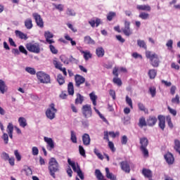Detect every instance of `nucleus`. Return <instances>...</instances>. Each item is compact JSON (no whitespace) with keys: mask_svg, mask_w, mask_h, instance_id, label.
Here are the masks:
<instances>
[{"mask_svg":"<svg viewBox=\"0 0 180 180\" xmlns=\"http://www.w3.org/2000/svg\"><path fill=\"white\" fill-rule=\"evenodd\" d=\"M84 43H86V44H95V41L89 36H86L84 37Z\"/></svg>","mask_w":180,"mask_h":180,"instance_id":"nucleus-40","label":"nucleus"},{"mask_svg":"<svg viewBox=\"0 0 180 180\" xmlns=\"http://www.w3.org/2000/svg\"><path fill=\"white\" fill-rule=\"evenodd\" d=\"M37 77L41 84H51V78L46 72L41 71L38 72L37 73Z\"/></svg>","mask_w":180,"mask_h":180,"instance_id":"nucleus-5","label":"nucleus"},{"mask_svg":"<svg viewBox=\"0 0 180 180\" xmlns=\"http://www.w3.org/2000/svg\"><path fill=\"white\" fill-rule=\"evenodd\" d=\"M139 143L141 144L140 150L143 154V157H148V150L147 146H148V139L146 137L140 138Z\"/></svg>","mask_w":180,"mask_h":180,"instance_id":"nucleus-6","label":"nucleus"},{"mask_svg":"<svg viewBox=\"0 0 180 180\" xmlns=\"http://www.w3.org/2000/svg\"><path fill=\"white\" fill-rule=\"evenodd\" d=\"M15 36L21 39V40H27V34L23 33L22 31L15 30Z\"/></svg>","mask_w":180,"mask_h":180,"instance_id":"nucleus-22","label":"nucleus"},{"mask_svg":"<svg viewBox=\"0 0 180 180\" xmlns=\"http://www.w3.org/2000/svg\"><path fill=\"white\" fill-rule=\"evenodd\" d=\"M146 58H149L150 64L154 67L157 68L160 65V57L155 53H153L150 51H146Z\"/></svg>","mask_w":180,"mask_h":180,"instance_id":"nucleus-3","label":"nucleus"},{"mask_svg":"<svg viewBox=\"0 0 180 180\" xmlns=\"http://www.w3.org/2000/svg\"><path fill=\"white\" fill-rule=\"evenodd\" d=\"M79 151L80 155H82V157H86L85 149H84V147L82 146H79Z\"/></svg>","mask_w":180,"mask_h":180,"instance_id":"nucleus-53","label":"nucleus"},{"mask_svg":"<svg viewBox=\"0 0 180 180\" xmlns=\"http://www.w3.org/2000/svg\"><path fill=\"white\" fill-rule=\"evenodd\" d=\"M172 103H176V105L179 104V95L176 94L174 98L172 99Z\"/></svg>","mask_w":180,"mask_h":180,"instance_id":"nucleus-54","label":"nucleus"},{"mask_svg":"<svg viewBox=\"0 0 180 180\" xmlns=\"http://www.w3.org/2000/svg\"><path fill=\"white\" fill-rule=\"evenodd\" d=\"M32 155H39V148L37 147H32Z\"/></svg>","mask_w":180,"mask_h":180,"instance_id":"nucleus-59","label":"nucleus"},{"mask_svg":"<svg viewBox=\"0 0 180 180\" xmlns=\"http://www.w3.org/2000/svg\"><path fill=\"white\" fill-rule=\"evenodd\" d=\"M158 119L159 120L158 126L161 130H165V117L163 115H159L158 117Z\"/></svg>","mask_w":180,"mask_h":180,"instance_id":"nucleus-17","label":"nucleus"},{"mask_svg":"<svg viewBox=\"0 0 180 180\" xmlns=\"http://www.w3.org/2000/svg\"><path fill=\"white\" fill-rule=\"evenodd\" d=\"M32 18L34 19L35 23L37 24V26H38V27H40L41 29H43V27H44V21H43L41 15H40L37 13H32Z\"/></svg>","mask_w":180,"mask_h":180,"instance_id":"nucleus-10","label":"nucleus"},{"mask_svg":"<svg viewBox=\"0 0 180 180\" xmlns=\"http://www.w3.org/2000/svg\"><path fill=\"white\" fill-rule=\"evenodd\" d=\"M130 165H131V163L128 161H123L120 163L121 169L127 174L130 172Z\"/></svg>","mask_w":180,"mask_h":180,"instance_id":"nucleus-14","label":"nucleus"},{"mask_svg":"<svg viewBox=\"0 0 180 180\" xmlns=\"http://www.w3.org/2000/svg\"><path fill=\"white\" fill-rule=\"evenodd\" d=\"M57 81L59 85H64V84H65V79H64V77H63V75L61 74L58 75Z\"/></svg>","mask_w":180,"mask_h":180,"instance_id":"nucleus-36","label":"nucleus"},{"mask_svg":"<svg viewBox=\"0 0 180 180\" xmlns=\"http://www.w3.org/2000/svg\"><path fill=\"white\" fill-rule=\"evenodd\" d=\"M18 123L20 126V127H26L27 126V122L26 121V118L23 117H20L18 118Z\"/></svg>","mask_w":180,"mask_h":180,"instance_id":"nucleus-30","label":"nucleus"},{"mask_svg":"<svg viewBox=\"0 0 180 180\" xmlns=\"http://www.w3.org/2000/svg\"><path fill=\"white\" fill-rule=\"evenodd\" d=\"M147 125L152 127L153 126H155V123H157V117L155 116H150L147 120Z\"/></svg>","mask_w":180,"mask_h":180,"instance_id":"nucleus-19","label":"nucleus"},{"mask_svg":"<svg viewBox=\"0 0 180 180\" xmlns=\"http://www.w3.org/2000/svg\"><path fill=\"white\" fill-rule=\"evenodd\" d=\"M49 49L53 54H57L58 53V51L56 49V47L51 44L49 46Z\"/></svg>","mask_w":180,"mask_h":180,"instance_id":"nucleus-56","label":"nucleus"},{"mask_svg":"<svg viewBox=\"0 0 180 180\" xmlns=\"http://www.w3.org/2000/svg\"><path fill=\"white\" fill-rule=\"evenodd\" d=\"M56 9H58V11H60V12H63L64 11V5L63 4H58L55 6Z\"/></svg>","mask_w":180,"mask_h":180,"instance_id":"nucleus-58","label":"nucleus"},{"mask_svg":"<svg viewBox=\"0 0 180 180\" xmlns=\"http://www.w3.org/2000/svg\"><path fill=\"white\" fill-rule=\"evenodd\" d=\"M96 56L101 58L105 56V49H103L102 47H98L96 49Z\"/></svg>","mask_w":180,"mask_h":180,"instance_id":"nucleus-28","label":"nucleus"},{"mask_svg":"<svg viewBox=\"0 0 180 180\" xmlns=\"http://www.w3.org/2000/svg\"><path fill=\"white\" fill-rule=\"evenodd\" d=\"M2 158L4 161H8L9 159V154L6 153V152H4L2 153Z\"/></svg>","mask_w":180,"mask_h":180,"instance_id":"nucleus-63","label":"nucleus"},{"mask_svg":"<svg viewBox=\"0 0 180 180\" xmlns=\"http://www.w3.org/2000/svg\"><path fill=\"white\" fill-rule=\"evenodd\" d=\"M60 61H62L63 63L68 65L70 64V60H68V58H67V57L64 55H62L60 56Z\"/></svg>","mask_w":180,"mask_h":180,"instance_id":"nucleus-43","label":"nucleus"},{"mask_svg":"<svg viewBox=\"0 0 180 180\" xmlns=\"http://www.w3.org/2000/svg\"><path fill=\"white\" fill-rule=\"evenodd\" d=\"M67 15H68V16H75V11L71 8H68Z\"/></svg>","mask_w":180,"mask_h":180,"instance_id":"nucleus-55","label":"nucleus"},{"mask_svg":"<svg viewBox=\"0 0 180 180\" xmlns=\"http://www.w3.org/2000/svg\"><path fill=\"white\" fill-rule=\"evenodd\" d=\"M65 40L70 41L72 46H77V42H75V41L72 40L71 37H70V35L65 34Z\"/></svg>","mask_w":180,"mask_h":180,"instance_id":"nucleus-44","label":"nucleus"},{"mask_svg":"<svg viewBox=\"0 0 180 180\" xmlns=\"http://www.w3.org/2000/svg\"><path fill=\"white\" fill-rule=\"evenodd\" d=\"M14 155L15 156L17 161H20V160H22V156L18 150H14Z\"/></svg>","mask_w":180,"mask_h":180,"instance_id":"nucleus-51","label":"nucleus"},{"mask_svg":"<svg viewBox=\"0 0 180 180\" xmlns=\"http://www.w3.org/2000/svg\"><path fill=\"white\" fill-rule=\"evenodd\" d=\"M46 116L50 120H53L56 117V113H57V110L56 108V105L54 103H51L49 107L46 110Z\"/></svg>","mask_w":180,"mask_h":180,"instance_id":"nucleus-7","label":"nucleus"},{"mask_svg":"<svg viewBox=\"0 0 180 180\" xmlns=\"http://www.w3.org/2000/svg\"><path fill=\"white\" fill-rule=\"evenodd\" d=\"M116 39L117 40H118V41H120V43H124V41H126V40L124 39H123V37H122V35H116Z\"/></svg>","mask_w":180,"mask_h":180,"instance_id":"nucleus-64","label":"nucleus"},{"mask_svg":"<svg viewBox=\"0 0 180 180\" xmlns=\"http://www.w3.org/2000/svg\"><path fill=\"white\" fill-rule=\"evenodd\" d=\"M82 113L85 117V119H89V117H92V108L91 105L86 104L82 108Z\"/></svg>","mask_w":180,"mask_h":180,"instance_id":"nucleus-8","label":"nucleus"},{"mask_svg":"<svg viewBox=\"0 0 180 180\" xmlns=\"http://www.w3.org/2000/svg\"><path fill=\"white\" fill-rule=\"evenodd\" d=\"M95 175L98 180H106V179H103L104 178L103 174H102V172H101V170L99 169H96Z\"/></svg>","mask_w":180,"mask_h":180,"instance_id":"nucleus-38","label":"nucleus"},{"mask_svg":"<svg viewBox=\"0 0 180 180\" xmlns=\"http://www.w3.org/2000/svg\"><path fill=\"white\" fill-rule=\"evenodd\" d=\"M75 86L79 88L82 84H85V77L81 75H76L75 76Z\"/></svg>","mask_w":180,"mask_h":180,"instance_id":"nucleus-12","label":"nucleus"},{"mask_svg":"<svg viewBox=\"0 0 180 180\" xmlns=\"http://www.w3.org/2000/svg\"><path fill=\"white\" fill-rule=\"evenodd\" d=\"M68 163L72 167L74 172H76L77 174L80 179H85L84 173L82 172V170H81V167H79V165H78V163L76 164L75 162L71 161V159L70 158L68 159Z\"/></svg>","mask_w":180,"mask_h":180,"instance_id":"nucleus-4","label":"nucleus"},{"mask_svg":"<svg viewBox=\"0 0 180 180\" xmlns=\"http://www.w3.org/2000/svg\"><path fill=\"white\" fill-rule=\"evenodd\" d=\"M26 47L28 51L31 53H36L37 54L40 53V44L39 43L27 44Z\"/></svg>","mask_w":180,"mask_h":180,"instance_id":"nucleus-9","label":"nucleus"},{"mask_svg":"<svg viewBox=\"0 0 180 180\" xmlns=\"http://www.w3.org/2000/svg\"><path fill=\"white\" fill-rule=\"evenodd\" d=\"M137 45L141 49H144L145 50H147V44H146V41H144V40L138 39L137 40Z\"/></svg>","mask_w":180,"mask_h":180,"instance_id":"nucleus-32","label":"nucleus"},{"mask_svg":"<svg viewBox=\"0 0 180 180\" xmlns=\"http://www.w3.org/2000/svg\"><path fill=\"white\" fill-rule=\"evenodd\" d=\"M139 18H140L143 20H147V19L150 18V14L146 12H141L139 13Z\"/></svg>","mask_w":180,"mask_h":180,"instance_id":"nucleus-39","label":"nucleus"},{"mask_svg":"<svg viewBox=\"0 0 180 180\" xmlns=\"http://www.w3.org/2000/svg\"><path fill=\"white\" fill-rule=\"evenodd\" d=\"M10 165H11V167H13V165H15V158L11 157V158H8V160Z\"/></svg>","mask_w":180,"mask_h":180,"instance_id":"nucleus-61","label":"nucleus"},{"mask_svg":"<svg viewBox=\"0 0 180 180\" xmlns=\"http://www.w3.org/2000/svg\"><path fill=\"white\" fill-rule=\"evenodd\" d=\"M48 169L50 172L51 176L56 178V172H58L60 171V165H58V162L54 158H51L49 162V167Z\"/></svg>","mask_w":180,"mask_h":180,"instance_id":"nucleus-2","label":"nucleus"},{"mask_svg":"<svg viewBox=\"0 0 180 180\" xmlns=\"http://www.w3.org/2000/svg\"><path fill=\"white\" fill-rule=\"evenodd\" d=\"M127 72V69L126 68L123 67H115L113 70V83L115 84V85L118 86L119 87L122 86L123 85V82H122V79L117 77H119V74H122Z\"/></svg>","mask_w":180,"mask_h":180,"instance_id":"nucleus-1","label":"nucleus"},{"mask_svg":"<svg viewBox=\"0 0 180 180\" xmlns=\"http://www.w3.org/2000/svg\"><path fill=\"white\" fill-rule=\"evenodd\" d=\"M90 99L93 103L94 106H96V99H98V96L95 95V93L92 92L89 94Z\"/></svg>","mask_w":180,"mask_h":180,"instance_id":"nucleus-37","label":"nucleus"},{"mask_svg":"<svg viewBox=\"0 0 180 180\" xmlns=\"http://www.w3.org/2000/svg\"><path fill=\"white\" fill-rule=\"evenodd\" d=\"M126 102L127 105H129V108L133 109V101H131V98L129 97V96H126Z\"/></svg>","mask_w":180,"mask_h":180,"instance_id":"nucleus-45","label":"nucleus"},{"mask_svg":"<svg viewBox=\"0 0 180 180\" xmlns=\"http://www.w3.org/2000/svg\"><path fill=\"white\" fill-rule=\"evenodd\" d=\"M136 9H138V11H145L146 12H150L151 6H150V5L148 4L137 5Z\"/></svg>","mask_w":180,"mask_h":180,"instance_id":"nucleus-18","label":"nucleus"},{"mask_svg":"<svg viewBox=\"0 0 180 180\" xmlns=\"http://www.w3.org/2000/svg\"><path fill=\"white\" fill-rule=\"evenodd\" d=\"M138 124L141 127V129H143V127L148 126L147 122H146V118L144 117H141V118H139V122Z\"/></svg>","mask_w":180,"mask_h":180,"instance_id":"nucleus-34","label":"nucleus"},{"mask_svg":"<svg viewBox=\"0 0 180 180\" xmlns=\"http://www.w3.org/2000/svg\"><path fill=\"white\" fill-rule=\"evenodd\" d=\"M174 44V41L169 39L167 41L166 46H167L168 50H172V45Z\"/></svg>","mask_w":180,"mask_h":180,"instance_id":"nucleus-47","label":"nucleus"},{"mask_svg":"<svg viewBox=\"0 0 180 180\" xmlns=\"http://www.w3.org/2000/svg\"><path fill=\"white\" fill-rule=\"evenodd\" d=\"M7 133L10 139H13V124L12 123H8L7 126Z\"/></svg>","mask_w":180,"mask_h":180,"instance_id":"nucleus-24","label":"nucleus"},{"mask_svg":"<svg viewBox=\"0 0 180 180\" xmlns=\"http://www.w3.org/2000/svg\"><path fill=\"white\" fill-rule=\"evenodd\" d=\"M18 49L20 53H22V54H25V56H27V51L26 50V49H25V46L21 45L18 47Z\"/></svg>","mask_w":180,"mask_h":180,"instance_id":"nucleus-49","label":"nucleus"},{"mask_svg":"<svg viewBox=\"0 0 180 180\" xmlns=\"http://www.w3.org/2000/svg\"><path fill=\"white\" fill-rule=\"evenodd\" d=\"M68 92L69 95H74V84L69 82L68 84Z\"/></svg>","mask_w":180,"mask_h":180,"instance_id":"nucleus-35","label":"nucleus"},{"mask_svg":"<svg viewBox=\"0 0 180 180\" xmlns=\"http://www.w3.org/2000/svg\"><path fill=\"white\" fill-rule=\"evenodd\" d=\"M166 121L167 122V124H168L169 127H170V129H172L174 127V124H172V121L171 120V117L170 116H167L166 117Z\"/></svg>","mask_w":180,"mask_h":180,"instance_id":"nucleus-48","label":"nucleus"},{"mask_svg":"<svg viewBox=\"0 0 180 180\" xmlns=\"http://www.w3.org/2000/svg\"><path fill=\"white\" fill-rule=\"evenodd\" d=\"M44 37L46 39V41L49 43V44H53L54 43V41L53 39V37H54V35L53 33L50 32V31H46L44 32Z\"/></svg>","mask_w":180,"mask_h":180,"instance_id":"nucleus-16","label":"nucleus"},{"mask_svg":"<svg viewBox=\"0 0 180 180\" xmlns=\"http://www.w3.org/2000/svg\"><path fill=\"white\" fill-rule=\"evenodd\" d=\"M70 140L72 143H77V134L74 131H70Z\"/></svg>","mask_w":180,"mask_h":180,"instance_id":"nucleus-42","label":"nucleus"},{"mask_svg":"<svg viewBox=\"0 0 180 180\" xmlns=\"http://www.w3.org/2000/svg\"><path fill=\"white\" fill-rule=\"evenodd\" d=\"M127 136L126 135H124L121 139V143L123 145L127 144Z\"/></svg>","mask_w":180,"mask_h":180,"instance_id":"nucleus-57","label":"nucleus"},{"mask_svg":"<svg viewBox=\"0 0 180 180\" xmlns=\"http://www.w3.org/2000/svg\"><path fill=\"white\" fill-rule=\"evenodd\" d=\"M148 75L150 79H154V78H155V77H157V70H155L154 69H151L148 71Z\"/></svg>","mask_w":180,"mask_h":180,"instance_id":"nucleus-33","label":"nucleus"},{"mask_svg":"<svg viewBox=\"0 0 180 180\" xmlns=\"http://www.w3.org/2000/svg\"><path fill=\"white\" fill-rule=\"evenodd\" d=\"M149 91H150V94L152 98H154V96H155V95L157 94L155 87H154V86L150 87Z\"/></svg>","mask_w":180,"mask_h":180,"instance_id":"nucleus-46","label":"nucleus"},{"mask_svg":"<svg viewBox=\"0 0 180 180\" xmlns=\"http://www.w3.org/2000/svg\"><path fill=\"white\" fill-rule=\"evenodd\" d=\"M167 109L169 113H171V115H172L173 116H175L176 115V110L172 109L171 107H167Z\"/></svg>","mask_w":180,"mask_h":180,"instance_id":"nucleus-60","label":"nucleus"},{"mask_svg":"<svg viewBox=\"0 0 180 180\" xmlns=\"http://www.w3.org/2000/svg\"><path fill=\"white\" fill-rule=\"evenodd\" d=\"M53 64L55 66V68H56L57 70H60L63 68L61 62L58 61L57 58H54L53 60Z\"/></svg>","mask_w":180,"mask_h":180,"instance_id":"nucleus-31","label":"nucleus"},{"mask_svg":"<svg viewBox=\"0 0 180 180\" xmlns=\"http://www.w3.org/2000/svg\"><path fill=\"white\" fill-rule=\"evenodd\" d=\"M82 141L84 146H89V144H91V137L89 136V134H84L82 136Z\"/></svg>","mask_w":180,"mask_h":180,"instance_id":"nucleus-20","label":"nucleus"},{"mask_svg":"<svg viewBox=\"0 0 180 180\" xmlns=\"http://www.w3.org/2000/svg\"><path fill=\"white\" fill-rule=\"evenodd\" d=\"M25 26L26 29H28L29 30L33 27V21L32 20V18H27L25 20Z\"/></svg>","mask_w":180,"mask_h":180,"instance_id":"nucleus-26","label":"nucleus"},{"mask_svg":"<svg viewBox=\"0 0 180 180\" xmlns=\"http://www.w3.org/2000/svg\"><path fill=\"white\" fill-rule=\"evenodd\" d=\"M44 140L45 143H46L47 144L46 146L47 150H49V151H51V150H53L55 147L54 141H53V139L45 136L44 137Z\"/></svg>","mask_w":180,"mask_h":180,"instance_id":"nucleus-13","label":"nucleus"},{"mask_svg":"<svg viewBox=\"0 0 180 180\" xmlns=\"http://www.w3.org/2000/svg\"><path fill=\"white\" fill-rule=\"evenodd\" d=\"M25 71L28 72V74H30L31 75H36V70L31 67H27L25 68Z\"/></svg>","mask_w":180,"mask_h":180,"instance_id":"nucleus-41","label":"nucleus"},{"mask_svg":"<svg viewBox=\"0 0 180 180\" xmlns=\"http://www.w3.org/2000/svg\"><path fill=\"white\" fill-rule=\"evenodd\" d=\"M80 53L82 54H83V57L85 60V61H88V60H89V58H92V53H91V52L89 51H82V50H79Z\"/></svg>","mask_w":180,"mask_h":180,"instance_id":"nucleus-21","label":"nucleus"},{"mask_svg":"<svg viewBox=\"0 0 180 180\" xmlns=\"http://www.w3.org/2000/svg\"><path fill=\"white\" fill-rule=\"evenodd\" d=\"M1 139H3L5 144H8L9 141V136H8V134L4 133L3 136H1Z\"/></svg>","mask_w":180,"mask_h":180,"instance_id":"nucleus-50","label":"nucleus"},{"mask_svg":"<svg viewBox=\"0 0 180 180\" xmlns=\"http://www.w3.org/2000/svg\"><path fill=\"white\" fill-rule=\"evenodd\" d=\"M122 32L125 36L133 34V31L130 30V21L124 20V27L122 29Z\"/></svg>","mask_w":180,"mask_h":180,"instance_id":"nucleus-11","label":"nucleus"},{"mask_svg":"<svg viewBox=\"0 0 180 180\" xmlns=\"http://www.w3.org/2000/svg\"><path fill=\"white\" fill-rule=\"evenodd\" d=\"M105 173H106V177L109 179H112V174H110V172L109 171V168H105Z\"/></svg>","mask_w":180,"mask_h":180,"instance_id":"nucleus-62","label":"nucleus"},{"mask_svg":"<svg viewBox=\"0 0 180 180\" xmlns=\"http://www.w3.org/2000/svg\"><path fill=\"white\" fill-rule=\"evenodd\" d=\"M165 160L166 162L169 165H172L174 164V162L175 161V159L174 158V155H172L171 153H167L164 155Z\"/></svg>","mask_w":180,"mask_h":180,"instance_id":"nucleus-15","label":"nucleus"},{"mask_svg":"<svg viewBox=\"0 0 180 180\" xmlns=\"http://www.w3.org/2000/svg\"><path fill=\"white\" fill-rule=\"evenodd\" d=\"M82 102H84V96L81 95V94L78 93L77 94V98L75 101V105H82Z\"/></svg>","mask_w":180,"mask_h":180,"instance_id":"nucleus-27","label":"nucleus"},{"mask_svg":"<svg viewBox=\"0 0 180 180\" xmlns=\"http://www.w3.org/2000/svg\"><path fill=\"white\" fill-rule=\"evenodd\" d=\"M138 107H139V109L142 112H145V113L147 112V109H146V106H144V104L141 103H139Z\"/></svg>","mask_w":180,"mask_h":180,"instance_id":"nucleus-52","label":"nucleus"},{"mask_svg":"<svg viewBox=\"0 0 180 180\" xmlns=\"http://www.w3.org/2000/svg\"><path fill=\"white\" fill-rule=\"evenodd\" d=\"M8 91V86L4 80L0 79V92L1 94H5Z\"/></svg>","mask_w":180,"mask_h":180,"instance_id":"nucleus-23","label":"nucleus"},{"mask_svg":"<svg viewBox=\"0 0 180 180\" xmlns=\"http://www.w3.org/2000/svg\"><path fill=\"white\" fill-rule=\"evenodd\" d=\"M142 174L145 178H151L153 176V173L151 172V170L148 169H143Z\"/></svg>","mask_w":180,"mask_h":180,"instance_id":"nucleus-29","label":"nucleus"},{"mask_svg":"<svg viewBox=\"0 0 180 180\" xmlns=\"http://www.w3.org/2000/svg\"><path fill=\"white\" fill-rule=\"evenodd\" d=\"M104 140H107L108 141V146L111 150V151H113V142L109 141V134L108 131H104Z\"/></svg>","mask_w":180,"mask_h":180,"instance_id":"nucleus-25","label":"nucleus"}]
</instances>
